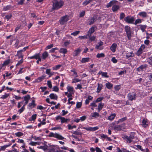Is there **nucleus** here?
I'll use <instances>...</instances> for the list:
<instances>
[{
  "mask_svg": "<svg viewBox=\"0 0 152 152\" xmlns=\"http://www.w3.org/2000/svg\"><path fill=\"white\" fill-rule=\"evenodd\" d=\"M64 3L61 1H58L57 0H54L53 1V6L52 9L53 10H58L63 6Z\"/></svg>",
  "mask_w": 152,
  "mask_h": 152,
  "instance_id": "obj_1",
  "label": "nucleus"
},
{
  "mask_svg": "<svg viewBox=\"0 0 152 152\" xmlns=\"http://www.w3.org/2000/svg\"><path fill=\"white\" fill-rule=\"evenodd\" d=\"M69 20V16L68 15H65L61 17L59 20V22L61 25H63L66 23Z\"/></svg>",
  "mask_w": 152,
  "mask_h": 152,
  "instance_id": "obj_2",
  "label": "nucleus"
},
{
  "mask_svg": "<svg viewBox=\"0 0 152 152\" xmlns=\"http://www.w3.org/2000/svg\"><path fill=\"white\" fill-rule=\"evenodd\" d=\"M48 136L50 137H53L60 140H63L64 139V137L57 133H54L53 132H50L49 133Z\"/></svg>",
  "mask_w": 152,
  "mask_h": 152,
  "instance_id": "obj_3",
  "label": "nucleus"
},
{
  "mask_svg": "<svg viewBox=\"0 0 152 152\" xmlns=\"http://www.w3.org/2000/svg\"><path fill=\"white\" fill-rule=\"evenodd\" d=\"M125 29L128 39H130L132 36V31L131 28L129 26H125Z\"/></svg>",
  "mask_w": 152,
  "mask_h": 152,
  "instance_id": "obj_4",
  "label": "nucleus"
},
{
  "mask_svg": "<svg viewBox=\"0 0 152 152\" xmlns=\"http://www.w3.org/2000/svg\"><path fill=\"white\" fill-rule=\"evenodd\" d=\"M136 94L134 92L130 93L128 95V97L129 100L132 101L135 100L136 97Z\"/></svg>",
  "mask_w": 152,
  "mask_h": 152,
  "instance_id": "obj_5",
  "label": "nucleus"
},
{
  "mask_svg": "<svg viewBox=\"0 0 152 152\" xmlns=\"http://www.w3.org/2000/svg\"><path fill=\"white\" fill-rule=\"evenodd\" d=\"M124 20L125 21L129 23H132L134 21V18L132 17L129 16L126 17L124 19Z\"/></svg>",
  "mask_w": 152,
  "mask_h": 152,
  "instance_id": "obj_6",
  "label": "nucleus"
},
{
  "mask_svg": "<svg viewBox=\"0 0 152 152\" xmlns=\"http://www.w3.org/2000/svg\"><path fill=\"white\" fill-rule=\"evenodd\" d=\"M96 20V17L95 15L90 18L88 19V23L89 25H91L93 24Z\"/></svg>",
  "mask_w": 152,
  "mask_h": 152,
  "instance_id": "obj_7",
  "label": "nucleus"
},
{
  "mask_svg": "<svg viewBox=\"0 0 152 152\" xmlns=\"http://www.w3.org/2000/svg\"><path fill=\"white\" fill-rule=\"evenodd\" d=\"M141 125L142 127L144 128H146L148 126V121L146 119H143L142 120Z\"/></svg>",
  "mask_w": 152,
  "mask_h": 152,
  "instance_id": "obj_8",
  "label": "nucleus"
},
{
  "mask_svg": "<svg viewBox=\"0 0 152 152\" xmlns=\"http://www.w3.org/2000/svg\"><path fill=\"white\" fill-rule=\"evenodd\" d=\"M103 44V43L102 41H100V42L98 43L95 46V48L101 50L103 49V48L102 46Z\"/></svg>",
  "mask_w": 152,
  "mask_h": 152,
  "instance_id": "obj_9",
  "label": "nucleus"
},
{
  "mask_svg": "<svg viewBox=\"0 0 152 152\" xmlns=\"http://www.w3.org/2000/svg\"><path fill=\"white\" fill-rule=\"evenodd\" d=\"M22 50H20L17 51V54L15 55V56H18V59H20L21 58V59H23V56L22 54Z\"/></svg>",
  "mask_w": 152,
  "mask_h": 152,
  "instance_id": "obj_10",
  "label": "nucleus"
},
{
  "mask_svg": "<svg viewBox=\"0 0 152 152\" xmlns=\"http://www.w3.org/2000/svg\"><path fill=\"white\" fill-rule=\"evenodd\" d=\"M117 2H118V1L115 0H112L107 4L106 6V7L107 8L110 7L112 5H114L115 4H116Z\"/></svg>",
  "mask_w": 152,
  "mask_h": 152,
  "instance_id": "obj_11",
  "label": "nucleus"
},
{
  "mask_svg": "<svg viewBox=\"0 0 152 152\" xmlns=\"http://www.w3.org/2000/svg\"><path fill=\"white\" fill-rule=\"evenodd\" d=\"M40 56V54L39 53L35 54L33 56L31 57H29L28 58V59H37L38 58V57Z\"/></svg>",
  "mask_w": 152,
  "mask_h": 152,
  "instance_id": "obj_12",
  "label": "nucleus"
},
{
  "mask_svg": "<svg viewBox=\"0 0 152 152\" xmlns=\"http://www.w3.org/2000/svg\"><path fill=\"white\" fill-rule=\"evenodd\" d=\"M117 46V44L114 43L110 47V49L113 52H115Z\"/></svg>",
  "mask_w": 152,
  "mask_h": 152,
  "instance_id": "obj_13",
  "label": "nucleus"
},
{
  "mask_svg": "<svg viewBox=\"0 0 152 152\" xmlns=\"http://www.w3.org/2000/svg\"><path fill=\"white\" fill-rule=\"evenodd\" d=\"M146 67V65H142L140 66L138 68H137V69L138 71L140 72V71L143 70L144 69H145Z\"/></svg>",
  "mask_w": 152,
  "mask_h": 152,
  "instance_id": "obj_14",
  "label": "nucleus"
},
{
  "mask_svg": "<svg viewBox=\"0 0 152 152\" xmlns=\"http://www.w3.org/2000/svg\"><path fill=\"white\" fill-rule=\"evenodd\" d=\"M81 50L80 48H78L75 50L73 54V56H77L80 53Z\"/></svg>",
  "mask_w": 152,
  "mask_h": 152,
  "instance_id": "obj_15",
  "label": "nucleus"
},
{
  "mask_svg": "<svg viewBox=\"0 0 152 152\" xmlns=\"http://www.w3.org/2000/svg\"><path fill=\"white\" fill-rule=\"evenodd\" d=\"M67 89L69 93H74V88L72 86H68L67 87Z\"/></svg>",
  "mask_w": 152,
  "mask_h": 152,
  "instance_id": "obj_16",
  "label": "nucleus"
},
{
  "mask_svg": "<svg viewBox=\"0 0 152 152\" xmlns=\"http://www.w3.org/2000/svg\"><path fill=\"white\" fill-rule=\"evenodd\" d=\"M95 27H92L89 30L88 32V34L91 35L95 31Z\"/></svg>",
  "mask_w": 152,
  "mask_h": 152,
  "instance_id": "obj_17",
  "label": "nucleus"
},
{
  "mask_svg": "<svg viewBox=\"0 0 152 152\" xmlns=\"http://www.w3.org/2000/svg\"><path fill=\"white\" fill-rule=\"evenodd\" d=\"M134 56V53L132 51L127 53L126 55V57L127 58H129Z\"/></svg>",
  "mask_w": 152,
  "mask_h": 152,
  "instance_id": "obj_18",
  "label": "nucleus"
},
{
  "mask_svg": "<svg viewBox=\"0 0 152 152\" xmlns=\"http://www.w3.org/2000/svg\"><path fill=\"white\" fill-rule=\"evenodd\" d=\"M138 15L142 18H145L147 16V14L145 12H140Z\"/></svg>",
  "mask_w": 152,
  "mask_h": 152,
  "instance_id": "obj_19",
  "label": "nucleus"
},
{
  "mask_svg": "<svg viewBox=\"0 0 152 152\" xmlns=\"http://www.w3.org/2000/svg\"><path fill=\"white\" fill-rule=\"evenodd\" d=\"M119 8L118 5L114 4L112 7V10L113 12H115L118 10Z\"/></svg>",
  "mask_w": 152,
  "mask_h": 152,
  "instance_id": "obj_20",
  "label": "nucleus"
},
{
  "mask_svg": "<svg viewBox=\"0 0 152 152\" xmlns=\"http://www.w3.org/2000/svg\"><path fill=\"white\" fill-rule=\"evenodd\" d=\"M99 116V114L95 112H93V113H91V117L94 118H96Z\"/></svg>",
  "mask_w": 152,
  "mask_h": 152,
  "instance_id": "obj_21",
  "label": "nucleus"
},
{
  "mask_svg": "<svg viewBox=\"0 0 152 152\" xmlns=\"http://www.w3.org/2000/svg\"><path fill=\"white\" fill-rule=\"evenodd\" d=\"M104 105V103L101 102L99 104L98 107V112H99L103 108Z\"/></svg>",
  "mask_w": 152,
  "mask_h": 152,
  "instance_id": "obj_22",
  "label": "nucleus"
},
{
  "mask_svg": "<svg viewBox=\"0 0 152 152\" xmlns=\"http://www.w3.org/2000/svg\"><path fill=\"white\" fill-rule=\"evenodd\" d=\"M30 96L28 95L24 97V100L25 101V102L24 103L25 104H26L28 103V100L30 99Z\"/></svg>",
  "mask_w": 152,
  "mask_h": 152,
  "instance_id": "obj_23",
  "label": "nucleus"
},
{
  "mask_svg": "<svg viewBox=\"0 0 152 152\" xmlns=\"http://www.w3.org/2000/svg\"><path fill=\"white\" fill-rule=\"evenodd\" d=\"M115 116V113L112 114L108 117L107 119L110 121H112L114 119Z\"/></svg>",
  "mask_w": 152,
  "mask_h": 152,
  "instance_id": "obj_24",
  "label": "nucleus"
},
{
  "mask_svg": "<svg viewBox=\"0 0 152 152\" xmlns=\"http://www.w3.org/2000/svg\"><path fill=\"white\" fill-rule=\"evenodd\" d=\"M48 54L46 51H45L42 54V58L43 59H45L48 56Z\"/></svg>",
  "mask_w": 152,
  "mask_h": 152,
  "instance_id": "obj_25",
  "label": "nucleus"
},
{
  "mask_svg": "<svg viewBox=\"0 0 152 152\" xmlns=\"http://www.w3.org/2000/svg\"><path fill=\"white\" fill-rule=\"evenodd\" d=\"M50 97L51 99H57L58 98L57 96L54 94H51L50 95Z\"/></svg>",
  "mask_w": 152,
  "mask_h": 152,
  "instance_id": "obj_26",
  "label": "nucleus"
},
{
  "mask_svg": "<svg viewBox=\"0 0 152 152\" xmlns=\"http://www.w3.org/2000/svg\"><path fill=\"white\" fill-rule=\"evenodd\" d=\"M89 34H87L88 36L89 37L90 42H91L92 41H94L96 39V37L94 36H91Z\"/></svg>",
  "mask_w": 152,
  "mask_h": 152,
  "instance_id": "obj_27",
  "label": "nucleus"
},
{
  "mask_svg": "<svg viewBox=\"0 0 152 152\" xmlns=\"http://www.w3.org/2000/svg\"><path fill=\"white\" fill-rule=\"evenodd\" d=\"M67 52V50L66 48H61L59 50V52L60 53H62L64 54H66Z\"/></svg>",
  "mask_w": 152,
  "mask_h": 152,
  "instance_id": "obj_28",
  "label": "nucleus"
},
{
  "mask_svg": "<svg viewBox=\"0 0 152 152\" xmlns=\"http://www.w3.org/2000/svg\"><path fill=\"white\" fill-rule=\"evenodd\" d=\"M105 85L107 88L108 89H111L113 87V85L109 82L106 83Z\"/></svg>",
  "mask_w": 152,
  "mask_h": 152,
  "instance_id": "obj_29",
  "label": "nucleus"
},
{
  "mask_svg": "<svg viewBox=\"0 0 152 152\" xmlns=\"http://www.w3.org/2000/svg\"><path fill=\"white\" fill-rule=\"evenodd\" d=\"M94 0H86L85 1L83 2V4L84 5L86 6L89 3H91Z\"/></svg>",
  "mask_w": 152,
  "mask_h": 152,
  "instance_id": "obj_30",
  "label": "nucleus"
},
{
  "mask_svg": "<svg viewBox=\"0 0 152 152\" xmlns=\"http://www.w3.org/2000/svg\"><path fill=\"white\" fill-rule=\"evenodd\" d=\"M71 71L72 72H73V76L74 77H78L77 73L76 72L75 70V69H72V70H71Z\"/></svg>",
  "mask_w": 152,
  "mask_h": 152,
  "instance_id": "obj_31",
  "label": "nucleus"
},
{
  "mask_svg": "<svg viewBox=\"0 0 152 152\" xmlns=\"http://www.w3.org/2000/svg\"><path fill=\"white\" fill-rule=\"evenodd\" d=\"M11 144L7 145L4 146H1L0 148V150L4 151L7 147L10 146Z\"/></svg>",
  "mask_w": 152,
  "mask_h": 152,
  "instance_id": "obj_32",
  "label": "nucleus"
},
{
  "mask_svg": "<svg viewBox=\"0 0 152 152\" xmlns=\"http://www.w3.org/2000/svg\"><path fill=\"white\" fill-rule=\"evenodd\" d=\"M114 129L115 130L120 131L122 129V126L121 125L116 126L114 127Z\"/></svg>",
  "mask_w": 152,
  "mask_h": 152,
  "instance_id": "obj_33",
  "label": "nucleus"
},
{
  "mask_svg": "<svg viewBox=\"0 0 152 152\" xmlns=\"http://www.w3.org/2000/svg\"><path fill=\"white\" fill-rule=\"evenodd\" d=\"M101 73L102 77H105L106 78H108L109 77V76L107 75V72H101Z\"/></svg>",
  "mask_w": 152,
  "mask_h": 152,
  "instance_id": "obj_34",
  "label": "nucleus"
},
{
  "mask_svg": "<svg viewBox=\"0 0 152 152\" xmlns=\"http://www.w3.org/2000/svg\"><path fill=\"white\" fill-rule=\"evenodd\" d=\"M140 28L142 32L145 31V29H146L147 26L146 25H140Z\"/></svg>",
  "mask_w": 152,
  "mask_h": 152,
  "instance_id": "obj_35",
  "label": "nucleus"
},
{
  "mask_svg": "<svg viewBox=\"0 0 152 152\" xmlns=\"http://www.w3.org/2000/svg\"><path fill=\"white\" fill-rule=\"evenodd\" d=\"M96 57L98 58H100L102 57H104L105 56V55L104 53H98L96 55Z\"/></svg>",
  "mask_w": 152,
  "mask_h": 152,
  "instance_id": "obj_36",
  "label": "nucleus"
},
{
  "mask_svg": "<svg viewBox=\"0 0 152 152\" xmlns=\"http://www.w3.org/2000/svg\"><path fill=\"white\" fill-rule=\"evenodd\" d=\"M89 58H83L81 60V62L82 63L88 62L89 61Z\"/></svg>",
  "mask_w": 152,
  "mask_h": 152,
  "instance_id": "obj_37",
  "label": "nucleus"
},
{
  "mask_svg": "<svg viewBox=\"0 0 152 152\" xmlns=\"http://www.w3.org/2000/svg\"><path fill=\"white\" fill-rule=\"evenodd\" d=\"M102 84H98V86L97 88V92L98 93H99L100 92V91L102 89Z\"/></svg>",
  "mask_w": 152,
  "mask_h": 152,
  "instance_id": "obj_38",
  "label": "nucleus"
},
{
  "mask_svg": "<svg viewBox=\"0 0 152 152\" xmlns=\"http://www.w3.org/2000/svg\"><path fill=\"white\" fill-rule=\"evenodd\" d=\"M36 114L33 115H32L31 117L29 118V121H34L36 119Z\"/></svg>",
  "mask_w": 152,
  "mask_h": 152,
  "instance_id": "obj_39",
  "label": "nucleus"
},
{
  "mask_svg": "<svg viewBox=\"0 0 152 152\" xmlns=\"http://www.w3.org/2000/svg\"><path fill=\"white\" fill-rule=\"evenodd\" d=\"M127 119V118L126 117H124L123 118H122L121 119H119L117 122V124H118L126 120Z\"/></svg>",
  "mask_w": 152,
  "mask_h": 152,
  "instance_id": "obj_40",
  "label": "nucleus"
},
{
  "mask_svg": "<svg viewBox=\"0 0 152 152\" xmlns=\"http://www.w3.org/2000/svg\"><path fill=\"white\" fill-rule=\"evenodd\" d=\"M69 121V119H66L65 118L62 117L61 120V123H67Z\"/></svg>",
  "mask_w": 152,
  "mask_h": 152,
  "instance_id": "obj_41",
  "label": "nucleus"
},
{
  "mask_svg": "<svg viewBox=\"0 0 152 152\" xmlns=\"http://www.w3.org/2000/svg\"><path fill=\"white\" fill-rule=\"evenodd\" d=\"M15 135L17 137H20L23 135V134L21 132H18L15 133Z\"/></svg>",
  "mask_w": 152,
  "mask_h": 152,
  "instance_id": "obj_42",
  "label": "nucleus"
},
{
  "mask_svg": "<svg viewBox=\"0 0 152 152\" xmlns=\"http://www.w3.org/2000/svg\"><path fill=\"white\" fill-rule=\"evenodd\" d=\"M61 65H58L56 66H55L53 67V70H56L59 69L60 68L61 66Z\"/></svg>",
  "mask_w": 152,
  "mask_h": 152,
  "instance_id": "obj_43",
  "label": "nucleus"
},
{
  "mask_svg": "<svg viewBox=\"0 0 152 152\" xmlns=\"http://www.w3.org/2000/svg\"><path fill=\"white\" fill-rule=\"evenodd\" d=\"M134 133L132 132L131 133L129 136V137L130 138V140L132 141V140L134 138Z\"/></svg>",
  "mask_w": 152,
  "mask_h": 152,
  "instance_id": "obj_44",
  "label": "nucleus"
},
{
  "mask_svg": "<svg viewBox=\"0 0 152 152\" xmlns=\"http://www.w3.org/2000/svg\"><path fill=\"white\" fill-rule=\"evenodd\" d=\"M142 50L139 48L136 53L137 55L138 56H139L142 53Z\"/></svg>",
  "mask_w": 152,
  "mask_h": 152,
  "instance_id": "obj_45",
  "label": "nucleus"
},
{
  "mask_svg": "<svg viewBox=\"0 0 152 152\" xmlns=\"http://www.w3.org/2000/svg\"><path fill=\"white\" fill-rule=\"evenodd\" d=\"M45 77L44 76H42L41 77H39L37 79V81L38 82H40L42 80H43V79H44V78H45Z\"/></svg>",
  "mask_w": 152,
  "mask_h": 152,
  "instance_id": "obj_46",
  "label": "nucleus"
},
{
  "mask_svg": "<svg viewBox=\"0 0 152 152\" xmlns=\"http://www.w3.org/2000/svg\"><path fill=\"white\" fill-rule=\"evenodd\" d=\"M80 32L79 31H76L71 34L72 35H73L74 36H76Z\"/></svg>",
  "mask_w": 152,
  "mask_h": 152,
  "instance_id": "obj_47",
  "label": "nucleus"
},
{
  "mask_svg": "<svg viewBox=\"0 0 152 152\" xmlns=\"http://www.w3.org/2000/svg\"><path fill=\"white\" fill-rule=\"evenodd\" d=\"M104 98L103 97H100L97 99H96L95 102L96 103L101 102L102 100Z\"/></svg>",
  "mask_w": 152,
  "mask_h": 152,
  "instance_id": "obj_48",
  "label": "nucleus"
},
{
  "mask_svg": "<svg viewBox=\"0 0 152 152\" xmlns=\"http://www.w3.org/2000/svg\"><path fill=\"white\" fill-rule=\"evenodd\" d=\"M82 106V103L81 102H77L76 105V107L77 108H79L81 107Z\"/></svg>",
  "mask_w": 152,
  "mask_h": 152,
  "instance_id": "obj_49",
  "label": "nucleus"
},
{
  "mask_svg": "<svg viewBox=\"0 0 152 152\" xmlns=\"http://www.w3.org/2000/svg\"><path fill=\"white\" fill-rule=\"evenodd\" d=\"M9 96V94H5L4 95H2L1 97V98L4 99L7 98Z\"/></svg>",
  "mask_w": 152,
  "mask_h": 152,
  "instance_id": "obj_50",
  "label": "nucleus"
},
{
  "mask_svg": "<svg viewBox=\"0 0 152 152\" xmlns=\"http://www.w3.org/2000/svg\"><path fill=\"white\" fill-rule=\"evenodd\" d=\"M114 88L116 91H118L121 88L120 85H117L115 86Z\"/></svg>",
  "mask_w": 152,
  "mask_h": 152,
  "instance_id": "obj_51",
  "label": "nucleus"
},
{
  "mask_svg": "<svg viewBox=\"0 0 152 152\" xmlns=\"http://www.w3.org/2000/svg\"><path fill=\"white\" fill-rule=\"evenodd\" d=\"M10 63V60H7L4 61V63L3 64V65L5 66H6L8 65Z\"/></svg>",
  "mask_w": 152,
  "mask_h": 152,
  "instance_id": "obj_52",
  "label": "nucleus"
},
{
  "mask_svg": "<svg viewBox=\"0 0 152 152\" xmlns=\"http://www.w3.org/2000/svg\"><path fill=\"white\" fill-rule=\"evenodd\" d=\"M33 138L35 140H41L42 138L39 137H37L36 136H34L33 137Z\"/></svg>",
  "mask_w": 152,
  "mask_h": 152,
  "instance_id": "obj_53",
  "label": "nucleus"
},
{
  "mask_svg": "<svg viewBox=\"0 0 152 152\" xmlns=\"http://www.w3.org/2000/svg\"><path fill=\"white\" fill-rule=\"evenodd\" d=\"M53 91H54L55 92H58L59 91V88H58L56 86H54L53 88Z\"/></svg>",
  "mask_w": 152,
  "mask_h": 152,
  "instance_id": "obj_54",
  "label": "nucleus"
},
{
  "mask_svg": "<svg viewBox=\"0 0 152 152\" xmlns=\"http://www.w3.org/2000/svg\"><path fill=\"white\" fill-rule=\"evenodd\" d=\"M47 84L48 87L50 88H51L52 87V84L50 81L48 80L47 81Z\"/></svg>",
  "mask_w": 152,
  "mask_h": 152,
  "instance_id": "obj_55",
  "label": "nucleus"
},
{
  "mask_svg": "<svg viewBox=\"0 0 152 152\" xmlns=\"http://www.w3.org/2000/svg\"><path fill=\"white\" fill-rule=\"evenodd\" d=\"M88 36L87 35H84L83 36H79L78 37V38H80V39H87Z\"/></svg>",
  "mask_w": 152,
  "mask_h": 152,
  "instance_id": "obj_56",
  "label": "nucleus"
},
{
  "mask_svg": "<svg viewBox=\"0 0 152 152\" xmlns=\"http://www.w3.org/2000/svg\"><path fill=\"white\" fill-rule=\"evenodd\" d=\"M81 80H80L78 79L75 78L73 79L72 83H76L80 81Z\"/></svg>",
  "mask_w": 152,
  "mask_h": 152,
  "instance_id": "obj_57",
  "label": "nucleus"
},
{
  "mask_svg": "<svg viewBox=\"0 0 152 152\" xmlns=\"http://www.w3.org/2000/svg\"><path fill=\"white\" fill-rule=\"evenodd\" d=\"M23 62V59H21L18 62V63H17V64L16 65V66H19V65L21 64Z\"/></svg>",
  "mask_w": 152,
  "mask_h": 152,
  "instance_id": "obj_58",
  "label": "nucleus"
},
{
  "mask_svg": "<svg viewBox=\"0 0 152 152\" xmlns=\"http://www.w3.org/2000/svg\"><path fill=\"white\" fill-rule=\"evenodd\" d=\"M53 46V45L51 44L48 45L46 48L45 49L46 50L50 49Z\"/></svg>",
  "mask_w": 152,
  "mask_h": 152,
  "instance_id": "obj_59",
  "label": "nucleus"
},
{
  "mask_svg": "<svg viewBox=\"0 0 152 152\" xmlns=\"http://www.w3.org/2000/svg\"><path fill=\"white\" fill-rule=\"evenodd\" d=\"M5 69V67L3 64H0V71H1V70H4Z\"/></svg>",
  "mask_w": 152,
  "mask_h": 152,
  "instance_id": "obj_60",
  "label": "nucleus"
},
{
  "mask_svg": "<svg viewBox=\"0 0 152 152\" xmlns=\"http://www.w3.org/2000/svg\"><path fill=\"white\" fill-rule=\"evenodd\" d=\"M125 16V15L124 13H121L120 15V19L122 20L124 18Z\"/></svg>",
  "mask_w": 152,
  "mask_h": 152,
  "instance_id": "obj_61",
  "label": "nucleus"
},
{
  "mask_svg": "<svg viewBox=\"0 0 152 152\" xmlns=\"http://www.w3.org/2000/svg\"><path fill=\"white\" fill-rule=\"evenodd\" d=\"M82 88V86L81 84H78L77 85V87L75 88L76 89H81Z\"/></svg>",
  "mask_w": 152,
  "mask_h": 152,
  "instance_id": "obj_62",
  "label": "nucleus"
},
{
  "mask_svg": "<svg viewBox=\"0 0 152 152\" xmlns=\"http://www.w3.org/2000/svg\"><path fill=\"white\" fill-rule=\"evenodd\" d=\"M141 19H137L135 20V24H137L138 23H141Z\"/></svg>",
  "mask_w": 152,
  "mask_h": 152,
  "instance_id": "obj_63",
  "label": "nucleus"
},
{
  "mask_svg": "<svg viewBox=\"0 0 152 152\" xmlns=\"http://www.w3.org/2000/svg\"><path fill=\"white\" fill-rule=\"evenodd\" d=\"M86 118V116L84 115L80 117V119L81 121H84Z\"/></svg>",
  "mask_w": 152,
  "mask_h": 152,
  "instance_id": "obj_64",
  "label": "nucleus"
}]
</instances>
